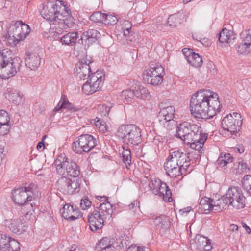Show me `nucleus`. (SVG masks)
I'll use <instances>...</instances> for the list:
<instances>
[{
	"instance_id": "f257e3e1",
	"label": "nucleus",
	"mask_w": 251,
	"mask_h": 251,
	"mask_svg": "<svg viewBox=\"0 0 251 251\" xmlns=\"http://www.w3.org/2000/svg\"><path fill=\"white\" fill-rule=\"evenodd\" d=\"M191 114L199 119H211L222 107L218 94L209 90H200L192 96L190 104Z\"/></svg>"
},
{
	"instance_id": "f03ea898",
	"label": "nucleus",
	"mask_w": 251,
	"mask_h": 251,
	"mask_svg": "<svg viewBox=\"0 0 251 251\" xmlns=\"http://www.w3.org/2000/svg\"><path fill=\"white\" fill-rule=\"evenodd\" d=\"M186 158V155L180 150L170 153L164 164L166 174L172 177H176L186 172L188 164Z\"/></svg>"
},
{
	"instance_id": "7ed1b4c3",
	"label": "nucleus",
	"mask_w": 251,
	"mask_h": 251,
	"mask_svg": "<svg viewBox=\"0 0 251 251\" xmlns=\"http://www.w3.org/2000/svg\"><path fill=\"white\" fill-rule=\"evenodd\" d=\"M22 62L19 57L12 58L10 54L0 52V78L8 79L14 76L19 71Z\"/></svg>"
},
{
	"instance_id": "20e7f679",
	"label": "nucleus",
	"mask_w": 251,
	"mask_h": 251,
	"mask_svg": "<svg viewBox=\"0 0 251 251\" xmlns=\"http://www.w3.org/2000/svg\"><path fill=\"white\" fill-rule=\"evenodd\" d=\"M116 135L119 140L128 145H138L141 142V129L134 124L121 125Z\"/></svg>"
},
{
	"instance_id": "39448f33",
	"label": "nucleus",
	"mask_w": 251,
	"mask_h": 251,
	"mask_svg": "<svg viewBox=\"0 0 251 251\" xmlns=\"http://www.w3.org/2000/svg\"><path fill=\"white\" fill-rule=\"evenodd\" d=\"M203 134L200 126L185 122L177 126L176 136L181 139L185 144H188L200 140V137Z\"/></svg>"
},
{
	"instance_id": "423d86ee",
	"label": "nucleus",
	"mask_w": 251,
	"mask_h": 251,
	"mask_svg": "<svg viewBox=\"0 0 251 251\" xmlns=\"http://www.w3.org/2000/svg\"><path fill=\"white\" fill-rule=\"evenodd\" d=\"M61 5L58 7L55 16V20L52 24L55 25V32L58 34L63 33L64 30L70 27L73 23L70 10L64 4L63 1H60Z\"/></svg>"
},
{
	"instance_id": "0eeeda50",
	"label": "nucleus",
	"mask_w": 251,
	"mask_h": 251,
	"mask_svg": "<svg viewBox=\"0 0 251 251\" xmlns=\"http://www.w3.org/2000/svg\"><path fill=\"white\" fill-rule=\"evenodd\" d=\"M36 186L33 183L28 186L14 189L12 193L14 202L19 205H23L26 202L30 201L36 192Z\"/></svg>"
},
{
	"instance_id": "6e6552de",
	"label": "nucleus",
	"mask_w": 251,
	"mask_h": 251,
	"mask_svg": "<svg viewBox=\"0 0 251 251\" xmlns=\"http://www.w3.org/2000/svg\"><path fill=\"white\" fill-rule=\"evenodd\" d=\"M96 145V139L91 135L82 134L78 136L73 143V151L76 153L88 152Z\"/></svg>"
},
{
	"instance_id": "1a4fd4ad",
	"label": "nucleus",
	"mask_w": 251,
	"mask_h": 251,
	"mask_svg": "<svg viewBox=\"0 0 251 251\" xmlns=\"http://www.w3.org/2000/svg\"><path fill=\"white\" fill-rule=\"evenodd\" d=\"M30 32L29 26L22 21H12L8 30L10 36L13 38L15 44L24 40Z\"/></svg>"
},
{
	"instance_id": "9d476101",
	"label": "nucleus",
	"mask_w": 251,
	"mask_h": 251,
	"mask_svg": "<svg viewBox=\"0 0 251 251\" xmlns=\"http://www.w3.org/2000/svg\"><path fill=\"white\" fill-rule=\"evenodd\" d=\"M241 115L234 112L225 116L221 122L222 127L224 131L227 132V135L230 137L237 133V128L242 125Z\"/></svg>"
},
{
	"instance_id": "9b49d317",
	"label": "nucleus",
	"mask_w": 251,
	"mask_h": 251,
	"mask_svg": "<svg viewBox=\"0 0 251 251\" xmlns=\"http://www.w3.org/2000/svg\"><path fill=\"white\" fill-rule=\"evenodd\" d=\"M104 75L100 71H97L92 74L89 79L83 84L82 91L86 95L94 93L98 91L103 84Z\"/></svg>"
},
{
	"instance_id": "f8f14e48",
	"label": "nucleus",
	"mask_w": 251,
	"mask_h": 251,
	"mask_svg": "<svg viewBox=\"0 0 251 251\" xmlns=\"http://www.w3.org/2000/svg\"><path fill=\"white\" fill-rule=\"evenodd\" d=\"M164 75V68L160 65H156L145 71L142 76L147 83L157 86L162 82Z\"/></svg>"
},
{
	"instance_id": "ddd939ff",
	"label": "nucleus",
	"mask_w": 251,
	"mask_h": 251,
	"mask_svg": "<svg viewBox=\"0 0 251 251\" xmlns=\"http://www.w3.org/2000/svg\"><path fill=\"white\" fill-rule=\"evenodd\" d=\"M79 180L66 176L60 177L56 184L58 190L66 195L72 194L79 187Z\"/></svg>"
},
{
	"instance_id": "4468645a",
	"label": "nucleus",
	"mask_w": 251,
	"mask_h": 251,
	"mask_svg": "<svg viewBox=\"0 0 251 251\" xmlns=\"http://www.w3.org/2000/svg\"><path fill=\"white\" fill-rule=\"evenodd\" d=\"M226 200L229 205L237 209L244 208L245 205V197L242 191L239 188L233 187L228 189L226 194Z\"/></svg>"
},
{
	"instance_id": "2eb2a0df",
	"label": "nucleus",
	"mask_w": 251,
	"mask_h": 251,
	"mask_svg": "<svg viewBox=\"0 0 251 251\" xmlns=\"http://www.w3.org/2000/svg\"><path fill=\"white\" fill-rule=\"evenodd\" d=\"M175 108L169 106L161 109L157 115L159 123L167 129L172 128L174 123L173 118L174 117Z\"/></svg>"
},
{
	"instance_id": "dca6fc26",
	"label": "nucleus",
	"mask_w": 251,
	"mask_h": 251,
	"mask_svg": "<svg viewBox=\"0 0 251 251\" xmlns=\"http://www.w3.org/2000/svg\"><path fill=\"white\" fill-rule=\"evenodd\" d=\"M92 61L86 59H83L75 64V72L78 77L81 79L85 80L90 76L92 73L90 64Z\"/></svg>"
},
{
	"instance_id": "f3484780",
	"label": "nucleus",
	"mask_w": 251,
	"mask_h": 251,
	"mask_svg": "<svg viewBox=\"0 0 251 251\" xmlns=\"http://www.w3.org/2000/svg\"><path fill=\"white\" fill-rule=\"evenodd\" d=\"M122 241L121 239H116L110 237L102 238L97 244L98 251H114L117 247L120 246Z\"/></svg>"
},
{
	"instance_id": "a211bd4d",
	"label": "nucleus",
	"mask_w": 251,
	"mask_h": 251,
	"mask_svg": "<svg viewBox=\"0 0 251 251\" xmlns=\"http://www.w3.org/2000/svg\"><path fill=\"white\" fill-rule=\"evenodd\" d=\"M20 244L18 241L5 234H0V251H20Z\"/></svg>"
},
{
	"instance_id": "6ab92c4d",
	"label": "nucleus",
	"mask_w": 251,
	"mask_h": 251,
	"mask_svg": "<svg viewBox=\"0 0 251 251\" xmlns=\"http://www.w3.org/2000/svg\"><path fill=\"white\" fill-rule=\"evenodd\" d=\"M3 224L5 227L14 233L21 234L25 232L28 228L27 225L22 223L20 219L5 220Z\"/></svg>"
},
{
	"instance_id": "aec40b11",
	"label": "nucleus",
	"mask_w": 251,
	"mask_h": 251,
	"mask_svg": "<svg viewBox=\"0 0 251 251\" xmlns=\"http://www.w3.org/2000/svg\"><path fill=\"white\" fill-rule=\"evenodd\" d=\"M60 5H57L53 2H48L47 4H43V8L41 11L42 17L52 24L53 21L56 23V20L54 17L56 13V11Z\"/></svg>"
},
{
	"instance_id": "412c9836",
	"label": "nucleus",
	"mask_w": 251,
	"mask_h": 251,
	"mask_svg": "<svg viewBox=\"0 0 251 251\" xmlns=\"http://www.w3.org/2000/svg\"><path fill=\"white\" fill-rule=\"evenodd\" d=\"M90 228L92 231H96L102 228L104 219L101 217L98 211H94L88 217Z\"/></svg>"
},
{
	"instance_id": "4be33fe9",
	"label": "nucleus",
	"mask_w": 251,
	"mask_h": 251,
	"mask_svg": "<svg viewBox=\"0 0 251 251\" xmlns=\"http://www.w3.org/2000/svg\"><path fill=\"white\" fill-rule=\"evenodd\" d=\"M100 201H106L101 203L99 206V211L98 213L100 214L101 217H102L104 220L109 219L111 218L113 212L112 204L107 201L108 198L106 197L99 196Z\"/></svg>"
},
{
	"instance_id": "5701e85b",
	"label": "nucleus",
	"mask_w": 251,
	"mask_h": 251,
	"mask_svg": "<svg viewBox=\"0 0 251 251\" xmlns=\"http://www.w3.org/2000/svg\"><path fill=\"white\" fill-rule=\"evenodd\" d=\"M62 215L66 219L74 220L79 218V210L74 205L66 204L61 209Z\"/></svg>"
},
{
	"instance_id": "b1692460",
	"label": "nucleus",
	"mask_w": 251,
	"mask_h": 251,
	"mask_svg": "<svg viewBox=\"0 0 251 251\" xmlns=\"http://www.w3.org/2000/svg\"><path fill=\"white\" fill-rule=\"evenodd\" d=\"M25 57L26 66L31 70L37 69L41 63V57L37 53L27 52Z\"/></svg>"
},
{
	"instance_id": "393cba45",
	"label": "nucleus",
	"mask_w": 251,
	"mask_h": 251,
	"mask_svg": "<svg viewBox=\"0 0 251 251\" xmlns=\"http://www.w3.org/2000/svg\"><path fill=\"white\" fill-rule=\"evenodd\" d=\"M235 38V34L231 30L224 28L219 33V41L225 46L233 43Z\"/></svg>"
},
{
	"instance_id": "a878e982",
	"label": "nucleus",
	"mask_w": 251,
	"mask_h": 251,
	"mask_svg": "<svg viewBox=\"0 0 251 251\" xmlns=\"http://www.w3.org/2000/svg\"><path fill=\"white\" fill-rule=\"evenodd\" d=\"M100 33L96 29H89L87 31L84 32L81 35L80 40L83 43V41L88 44H92L95 42L100 37Z\"/></svg>"
},
{
	"instance_id": "bb28decb",
	"label": "nucleus",
	"mask_w": 251,
	"mask_h": 251,
	"mask_svg": "<svg viewBox=\"0 0 251 251\" xmlns=\"http://www.w3.org/2000/svg\"><path fill=\"white\" fill-rule=\"evenodd\" d=\"M214 201L210 198L205 197L202 198L199 203V209L202 213L207 214L209 211L214 212Z\"/></svg>"
},
{
	"instance_id": "cd10ccee",
	"label": "nucleus",
	"mask_w": 251,
	"mask_h": 251,
	"mask_svg": "<svg viewBox=\"0 0 251 251\" xmlns=\"http://www.w3.org/2000/svg\"><path fill=\"white\" fill-rule=\"evenodd\" d=\"M69 159L68 158H63L62 156H59L54 162V166L56 168L57 173L62 176H66L67 171L66 168L65 167L68 165Z\"/></svg>"
},
{
	"instance_id": "c85d7f7f",
	"label": "nucleus",
	"mask_w": 251,
	"mask_h": 251,
	"mask_svg": "<svg viewBox=\"0 0 251 251\" xmlns=\"http://www.w3.org/2000/svg\"><path fill=\"white\" fill-rule=\"evenodd\" d=\"M200 137L201 138L200 140L192 141L188 144H190V150H195L196 152L202 154L204 151L203 149V144L207 139V136L205 134H203Z\"/></svg>"
},
{
	"instance_id": "c756f323",
	"label": "nucleus",
	"mask_w": 251,
	"mask_h": 251,
	"mask_svg": "<svg viewBox=\"0 0 251 251\" xmlns=\"http://www.w3.org/2000/svg\"><path fill=\"white\" fill-rule=\"evenodd\" d=\"M67 171L66 177H73V178H76V176L80 174V170L78 169L76 163L74 161H68V165H66Z\"/></svg>"
},
{
	"instance_id": "7c9ffc66",
	"label": "nucleus",
	"mask_w": 251,
	"mask_h": 251,
	"mask_svg": "<svg viewBox=\"0 0 251 251\" xmlns=\"http://www.w3.org/2000/svg\"><path fill=\"white\" fill-rule=\"evenodd\" d=\"M159 195L164 201H167L168 202H171L173 200L172 196V192L166 183L163 182L161 186L158 189Z\"/></svg>"
},
{
	"instance_id": "2f4dec72",
	"label": "nucleus",
	"mask_w": 251,
	"mask_h": 251,
	"mask_svg": "<svg viewBox=\"0 0 251 251\" xmlns=\"http://www.w3.org/2000/svg\"><path fill=\"white\" fill-rule=\"evenodd\" d=\"M135 93V97L142 99L150 98V95L148 90L143 86L136 84L133 87Z\"/></svg>"
},
{
	"instance_id": "473e14b6",
	"label": "nucleus",
	"mask_w": 251,
	"mask_h": 251,
	"mask_svg": "<svg viewBox=\"0 0 251 251\" xmlns=\"http://www.w3.org/2000/svg\"><path fill=\"white\" fill-rule=\"evenodd\" d=\"M154 223L158 228H160L163 230H166L170 227V219L168 216L162 215L156 218Z\"/></svg>"
},
{
	"instance_id": "72a5a7b5",
	"label": "nucleus",
	"mask_w": 251,
	"mask_h": 251,
	"mask_svg": "<svg viewBox=\"0 0 251 251\" xmlns=\"http://www.w3.org/2000/svg\"><path fill=\"white\" fill-rule=\"evenodd\" d=\"M78 37L77 32H69L62 36L59 41L62 44L73 46Z\"/></svg>"
},
{
	"instance_id": "f704fd0d",
	"label": "nucleus",
	"mask_w": 251,
	"mask_h": 251,
	"mask_svg": "<svg viewBox=\"0 0 251 251\" xmlns=\"http://www.w3.org/2000/svg\"><path fill=\"white\" fill-rule=\"evenodd\" d=\"M226 200L228 199L226 195L225 196H223L216 201H214V207H213L214 212H220L223 209L225 208L226 205H229Z\"/></svg>"
},
{
	"instance_id": "c9c22d12",
	"label": "nucleus",
	"mask_w": 251,
	"mask_h": 251,
	"mask_svg": "<svg viewBox=\"0 0 251 251\" xmlns=\"http://www.w3.org/2000/svg\"><path fill=\"white\" fill-rule=\"evenodd\" d=\"M233 158L231 157L230 154L229 153H225L223 154L221 153L218 158L216 163L219 167L223 169H226V166L227 164L231 163L233 162Z\"/></svg>"
},
{
	"instance_id": "e433bc0d",
	"label": "nucleus",
	"mask_w": 251,
	"mask_h": 251,
	"mask_svg": "<svg viewBox=\"0 0 251 251\" xmlns=\"http://www.w3.org/2000/svg\"><path fill=\"white\" fill-rule=\"evenodd\" d=\"M8 100L16 105L21 104L24 101V98H23L20 92L16 90L10 93L8 95Z\"/></svg>"
},
{
	"instance_id": "4c0bfd02",
	"label": "nucleus",
	"mask_w": 251,
	"mask_h": 251,
	"mask_svg": "<svg viewBox=\"0 0 251 251\" xmlns=\"http://www.w3.org/2000/svg\"><path fill=\"white\" fill-rule=\"evenodd\" d=\"M208 242H209V239L207 237L200 235H197L193 244L194 247L200 251L201 250L202 248L203 247L205 244H207Z\"/></svg>"
},
{
	"instance_id": "58836bf2",
	"label": "nucleus",
	"mask_w": 251,
	"mask_h": 251,
	"mask_svg": "<svg viewBox=\"0 0 251 251\" xmlns=\"http://www.w3.org/2000/svg\"><path fill=\"white\" fill-rule=\"evenodd\" d=\"M183 154H185L187 157L186 162H188L187 168H188L191 165V162H196L201 154L196 152L195 150L190 149L188 152H183Z\"/></svg>"
},
{
	"instance_id": "ea45409f",
	"label": "nucleus",
	"mask_w": 251,
	"mask_h": 251,
	"mask_svg": "<svg viewBox=\"0 0 251 251\" xmlns=\"http://www.w3.org/2000/svg\"><path fill=\"white\" fill-rule=\"evenodd\" d=\"M187 62L192 66L199 67L202 64L201 57L197 53H193L191 56H188Z\"/></svg>"
},
{
	"instance_id": "a19ab883",
	"label": "nucleus",
	"mask_w": 251,
	"mask_h": 251,
	"mask_svg": "<svg viewBox=\"0 0 251 251\" xmlns=\"http://www.w3.org/2000/svg\"><path fill=\"white\" fill-rule=\"evenodd\" d=\"M181 15L179 13L170 15L167 23L170 26L175 27L180 24L181 22Z\"/></svg>"
},
{
	"instance_id": "79ce46f5",
	"label": "nucleus",
	"mask_w": 251,
	"mask_h": 251,
	"mask_svg": "<svg viewBox=\"0 0 251 251\" xmlns=\"http://www.w3.org/2000/svg\"><path fill=\"white\" fill-rule=\"evenodd\" d=\"M242 184L245 191L251 195V175H245L242 179Z\"/></svg>"
},
{
	"instance_id": "37998d69",
	"label": "nucleus",
	"mask_w": 251,
	"mask_h": 251,
	"mask_svg": "<svg viewBox=\"0 0 251 251\" xmlns=\"http://www.w3.org/2000/svg\"><path fill=\"white\" fill-rule=\"evenodd\" d=\"M251 46L244 42H242L238 45L237 50L241 54H248L251 52Z\"/></svg>"
},
{
	"instance_id": "c03bdc74",
	"label": "nucleus",
	"mask_w": 251,
	"mask_h": 251,
	"mask_svg": "<svg viewBox=\"0 0 251 251\" xmlns=\"http://www.w3.org/2000/svg\"><path fill=\"white\" fill-rule=\"evenodd\" d=\"M122 155L123 161L127 167V166L130 165L131 163V152L129 149L128 147L126 149L123 148Z\"/></svg>"
},
{
	"instance_id": "a18cd8bd",
	"label": "nucleus",
	"mask_w": 251,
	"mask_h": 251,
	"mask_svg": "<svg viewBox=\"0 0 251 251\" xmlns=\"http://www.w3.org/2000/svg\"><path fill=\"white\" fill-rule=\"evenodd\" d=\"M162 183L163 182H162L160 179H155L151 181V182L149 184V186L152 190L153 193L155 195H157L158 194V189H159V188L161 186Z\"/></svg>"
},
{
	"instance_id": "49530a36",
	"label": "nucleus",
	"mask_w": 251,
	"mask_h": 251,
	"mask_svg": "<svg viewBox=\"0 0 251 251\" xmlns=\"http://www.w3.org/2000/svg\"><path fill=\"white\" fill-rule=\"evenodd\" d=\"M118 19L115 16L109 14H104L102 24L105 25H113L116 23Z\"/></svg>"
},
{
	"instance_id": "de8ad7c7",
	"label": "nucleus",
	"mask_w": 251,
	"mask_h": 251,
	"mask_svg": "<svg viewBox=\"0 0 251 251\" xmlns=\"http://www.w3.org/2000/svg\"><path fill=\"white\" fill-rule=\"evenodd\" d=\"M104 13H101L100 12L98 11L93 13L90 16V20L95 23H103L104 19Z\"/></svg>"
},
{
	"instance_id": "09e8293b",
	"label": "nucleus",
	"mask_w": 251,
	"mask_h": 251,
	"mask_svg": "<svg viewBox=\"0 0 251 251\" xmlns=\"http://www.w3.org/2000/svg\"><path fill=\"white\" fill-rule=\"evenodd\" d=\"M111 106L110 104H100L99 106L98 112L103 117H106L108 115Z\"/></svg>"
},
{
	"instance_id": "8fccbe9b",
	"label": "nucleus",
	"mask_w": 251,
	"mask_h": 251,
	"mask_svg": "<svg viewBox=\"0 0 251 251\" xmlns=\"http://www.w3.org/2000/svg\"><path fill=\"white\" fill-rule=\"evenodd\" d=\"M10 117L7 112L3 110H0V124H8Z\"/></svg>"
},
{
	"instance_id": "3c124183",
	"label": "nucleus",
	"mask_w": 251,
	"mask_h": 251,
	"mask_svg": "<svg viewBox=\"0 0 251 251\" xmlns=\"http://www.w3.org/2000/svg\"><path fill=\"white\" fill-rule=\"evenodd\" d=\"M122 96L125 97L126 100H128V99L135 97L133 88L132 87V89L123 90L122 91Z\"/></svg>"
},
{
	"instance_id": "603ef678",
	"label": "nucleus",
	"mask_w": 251,
	"mask_h": 251,
	"mask_svg": "<svg viewBox=\"0 0 251 251\" xmlns=\"http://www.w3.org/2000/svg\"><path fill=\"white\" fill-rule=\"evenodd\" d=\"M91 202L88 199H82L80 206L82 210H85L91 206Z\"/></svg>"
},
{
	"instance_id": "864d4df0",
	"label": "nucleus",
	"mask_w": 251,
	"mask_h": 251,
	"mask_svg": "<svg viewBox=\"0 0 251 251\" xmlns=\"http://www.w3.org/2000/svg\"><path fill=\"white\" fill-rule=\"evenodd\" d=\"M9 124H0V136L6 134L9 131Z\"/></svg>"
},
{
	"instance_id": "5fc2aeb1",
	"label": "nucleus",
	"mask_w": 251,
	"mask_h": 251,
	"mask_svg": "<svg viewBox=\"0 0 251 251\" xmlns=\"http://www.w3.org/2000/svg\"><path fill=\"white\" fill-rule=\"evenodd\" d=\"M122 29L127 30V31H129L132 27L131 23L128 20L123 21L122 23Z\"/></svg>"
},
{
	"instance_id": "6e6d98bb",
	"label": "nucleus",
	"mask_w": 251,
	"mask_h": 251,
	"mask_svg": "<svg viewBox=\"0 0 251 251\" xmlns=\"http://www.w3.org/2000/svg\"><path fill=\"white\" fill-rule=\"evenodd\" d=\"M239 167L242 172L247 173L249 171V167L247 163L243 161L239 162Z\"/></svg>"
},
{
	"instance_id": "4d7b16f0",
	"label": "nucleus",
	"mask_w": 251,
	"mask_h": 251,
	"mask_svg": "<svg viewBox=\"0 0 251 251\" xmlns=\"http://www.w3.org/2000/svg\"><path fill=\"white\" fill-rule=\"evenodd\" d=\"M182 51L187 61L188 60V56H191L194 53L192 52V50L187 48H184L182 49Z\"/></svg>"
},
{
	"instance_id": "13d9d810",
	"label": "nucleus",
	"mask_w": 251,
	"mask_h": 251,
	"mask_svg": "<svg viewBox=\"0 0 251 251\" xmlns=\"http://www.w3.org/2000/svg\"><path fill=\"white\" fill-rule=\"evenodd\" d=\"M62 103L64 109H67L69 110L73 109V105L68 100H63Z\"/></svg>"
},
{
	"instance_id": "bf43d9fd",
	"label": "nucleus",
	"mask_w": 251,
	"mask_h": 251,
	"mask_svg": "<svg viewBox=\"0 0 251 251\" xmlns=\"http://www.w3.org/2000/svg\"><path fill=\"white\" fill-rule=\"evenodd\" d=\"M126 251H143V249L139 246L136 245L131 246Z\"/></svg>"
},
{
	"instance_id": "052dcab7",
	"label": "nucleus",
	"mask_w": 251,
	"mask_h": 251,
	"mask_svg": "<svg viewBox=\"0 0 251 251\" xmlns=\"http://www.w3.org/2000/svg\"><path fill=\"white\" fill-rule=\"evenodd\" d=\"M211 249L212 246L210 244V240H209V242L207 243V244H205L203 247L202 248L201 250L200 251H211Z\"/></svg>"
},
{
	"instance_id": "680f3d73",
	"label": "nucleus",
	"mask_w": 251,
	"mask_h": 251,
	"mask_svg": "<svg viewBox=\"0 0 251 251\" xmlns=\"http://www.w3.org/2000/svg\"><path fill=\"white\" fill-rule=\"evenodd\" d=\"M47 137V135H45L43 137V138H42V141L39 143H38V144H37V150H41V149L43 147H44L45 146V145H44V143L43 142L44 140Z\"/></svg>"
},
{
	"instance_id": "e2e57ef3",
	"label": "nucleus",
	"mask_w": 251,
	"mask_h": 251,
	"mask_svg": "<svg viewBox=\"0 0 251 251\" xmlns=\"http://www.w3.org/2000/svg\"><path fill=\"white\" fill-rule=\"evenodd\" d=\"M236 149L240 153H243L245 150L244 147L242 144L237 145Z\"/></svg>"
},
{
	"instance_id": "0e129e2a",
	"label": "nucleus",
	"mask_w": 251,
	"mask_h": 251,
	"mask_svg": "<svg viewBox=\"0 0 251 251\" xmlns=\"http://www.w3.org/2000/svg\"><path fill=\"white\" fill-rule=\"evenodd\" d=\"M229 230L231 231H237L238 230V226L236 224H231L229 226Z\"/></svg>"
},
{
	"instance_id": "69168bd1",
	"label": "nucleus",
	"mask_w": 251,
	"mask_h": 251,
	"mask_svg": "<svg viewBox=\"0 0 251 251\" xmlns=\"http://www.w3.org/2000/svg\"><path fill=\"white\" fill-rule=\"evenodd\" d=\"M69 251H84L82 249H80L79 247L77 246L76 245H73L72 246Z\"/></svg>"
},
{
	"instance_id": "338daca9",
	"label": "nucleus",
	"mask_w": 251,
	"mask_h": 251,
	"mask_svg": "<svg viewBox=\"0 0 251 251\" xmlns=\"http://www.w3.org/2000/svg\"><path fill=\"white\" fill-rule=\"evenodd\" d=\"M61 109H64L63 103L61 101L58 104V105L55 107L54 110L55 111H58Z\"/></svg>"
},
{
	"instance_id": "774afa93",
	"label": "nucleus",
	"mask_w": 251,
	"mask_h": 251,
	"mask_svg": "<svg viewBox=\"0 0 251 251\" xmlns=\"http://www.w3.org/2000/svg\"><path fill=\"white\" fill-rule=\"evenodd\" d=\"M99 128L100 130L103 132L107 130L106 126L104 122H103L102 124Z\"/></svg>"
}]
</instances>
